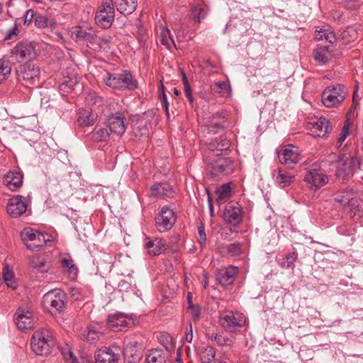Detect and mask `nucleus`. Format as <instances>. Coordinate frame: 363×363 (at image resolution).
Listing matches in <instances>:
<instances>
[{"label":"nucleus","mask_w":363,"mask_h":363,"mask_svg":"<svg viewBox=\"0 0 363 363\" xmlns=\"http://www.w3.org/2000/svg\"><path fill=\"white\" fill-rule=\"evenodd\" d=\"M103 79L108 86L116 89L133 91L138 87L137 80L133 79L131 73L128 70L117 73L106 72Z\"/></svg>","instance_id":"obj_1"},{"label":"nucleus","mask_w":363,"mask_h":363,"mask_svg":"<svg viewBox=\"0 0 363 363\" xmlns=\"http://www.w3.org/2000/svg\"><path fill=\"white\" fill-rule=\"evenodd\" d=\"M54 346V341L48 330H36L30 340V347L33 352L37 355L48 354Z\"/></svg>","instance_id":"obj_2"},{"label":"nucleus","mask_w":363,"mask_h":363,"mask_svg":"<svg viewBox=\"0 0 363 363\" xmlns=\"http://www.w3.org/2000/svg\"><path fill=\"white\" fill-rule=\"evenodd\" d=\"M348 94L347 88L341 84L328 86L322 94V102L327 108L340 106Z\"/></svg>","instance_id":"obj_3"},{"label":"nucleus","mask_w":363,"mask_h":363,"mask_svg":"<svg viewBox=\"0 0 363 363\" xmlns=\"http://www.w3.org/2000/svg\"><path fill=\"white\" fill-rule=\"evenodd\" d=\"M43 303L50 312H60L65 308L66 294L59 289L50 290L44 294Z\"/></svg>","instance_id":"obj_4"},{"label":"nucleus","mask_w":363,"mask_h":363,"mask_svg":"<svg viewBox=\"0 0 363 363\" xmlns=\"http://www.w3.org/2000/svg\"><path fill=\"white\" fill-rule=\"evenodd\" d=\"M246 322L245 316L238 311H227L221 314L220 325L228 332L234 333L242 328Z\"/></svg>","instance_id":"obj_5"},{"label":"nucleus","mask_w":363,"mask_h":363,"mask_svg":"<svg viewBox=\"0 0 363 363\" xmlns=\"http://www.w3.org/2000/svg\"><path fill=\"white\" fill-rule=\"evenodd\" d=\"M115 16L113 0H106L95 15L96 23L102 28H108L113 23Z\"/></svg>","instance_id":"obj_6"},{"label":"nucleus","mask_w":363,"mask_h":363,"mask_svg":"<svg viewBox=\"0 0 363 363\" xmlns=\"http://www.w3.org/2000/svg\"><path fill=\"white\" fill-rule=\"evenodd\" d=\"M70 36L76 42H86L87 46L94 50L99 48V45L93 43V40L96 38L95 31L91 27L80 26L72 27L70 30Z\"/></svg>","instance_id":"obj_7"},{"label":"nucleus","mask_w":363,"mask_h":363,"mask_svg":"<svg viewBox=\"0 0 363 363\" xmlns=\"http://www.w3.org/2000/svg\"><path fill=\"white\" fill-rule=\"evenodd\" d=\"M135 324V319L133 314L117 313L109 315L108 317V327L114 332H120L126 328H130Z\"/></svg>","instance_id":"obj_8"},{"label":"nucleus","mask_w":363,"mask_h":363,"mask_svg":"<svg viewBox=\"0 0 363 363\" xmlns=\"http://www.w3.org/2000/svg\"><path fill=\"white\" fill-rule=\"evenodd\" d=\"M176 214L172 209L164 206L161 208L160 214L155 218V224L160 232L170 230L176 222Z\"/></svg>","instance_id":"obj_9"},{"label":"nucleus","mask_w":363,"mask_h":363,"mask_svg":"<svg viewBox=\"0 0 363 363\" xmlns=\"http://www.w3.org/2000/svg\"><path fill=\"white\" fill-rule=\"evenodd\" d=\"M12 56L18 62L30 60L35 56V49L30 42H19L11 50Z\"/></svg>","instance_id":"obj_10"},{"label":"nucleus","mask_w":363,"mask_h":363,"mask_svg":"<svg viewBox=\"0 0 363 363\" xmlns=\"http://www.w3.org/2000/svg\"><path fill=\"white\" fill-rule=\"evenodd\" d=\"M304 180L311 188L315 189L323 186L328 182V177L318 169L317 165H313L306 171Z\"/></svg>","instance_id":"obj_11"},{"label":"nucleus","mask_w":363,"mask_h":363,"mask_svg":"<svg viewBox=\"0 0 363 363\" xmlns=\"http://www.w3.org/2000/svg\"><path fill=\"white\" fill-rule=\"evenodd\" d=\"M28 208V202L25 197L17 195L11 198L7 204L8 214L12 218H18L25 213Z\"/></svg>","instance_id":"obj_12"},{"label":"nucleus","mask_w":363,"mask_h":363,"mask_svg":"<svg viewBox=\"0 0 363 363\" xmlns=\"http://www.w3.org/2000/svg\"><path fill=\"white\" fill-rule=\"evenodd\" d=\"M278 157L281 163L292 168L300 160L298 148L289 145L279 151Z\"/></svg>","instance_id":"obj_13"},{"label":"nucleus","mask_w":363,"mask_h":363,"mask_svg":"<svg viewBox=\"0 0 363 363\" xmlns=\"http://www.w3.org/2000/svg\"><path fill=\"white\" fill-rule=\"evenodd\" d=\"M233 170L232 161L228 157H219L211 162V175L218 178L222 175L228 174Z\"/></svg>","instance_id":"obj_14"},{"label":"nucleus","mask_w":363,"mask_h":363,"mask_svg":"<svg viewBox=\"0 0 363 363\" xmlns=\"http://www.w3.org/2000/svg\"><path fill=\"white\" fill-rule=\"evenodd\" d=\"M308 129L310 134L314 137L323 138L329 133V121L323 117L308 123Z\"/></svg>","instance_id":"obj_15"},{"label":"nucleus","mask_w":363,"mask_h":363,"mask_svg":"<svg viewBox=\"0 0 363 363\" xmlns=\"http://www.w3.org/2000/svg\"><path fill=\"white\" fill-rule=\"evenodd\" d=\"M106 125L110 133L113 135H121L125 133L126 129L125 118L120 113L109 116Z\"/></svg>","instance_id":"obj_16"},{"label":"nucleus","mask_w":363,"mask_h":363,"mask_svg":"<svg viewBox=\"0 0 363 363\" xmlns=\"http://www.w3.org/2000/svg\"><path fill=\"white\" fill-rule=\"evenodd\" d=\"M15 320L18 328L21 330H27L33 327L32 313L25 308L18 309Z\"/></svg>","instance_id":"obj_17"},{"label":"nucleus","mask_w":363,"mask_h":363,"mask_svg":"<svg viewBox=\"0 0 363 363\" xmlns=\"http://www.w3.org/2000/svg\"><path fill=\"white\" fill-rule=\"evenodd\" d=\"M238 272V267L233 266L221 269L217 272L216 279L220 285L229 286L234 282Z\"/></svg>","instance_id":"obj_18"},{"label":"nucleus","mask_w":363,"mask_h":363,"mask_svg":"<svg viewBox=\"0 0 363 363\" xmlns=\"http://www.w3.org/2000/svg\"><path fill=\"white\" fill-rule=\"evenodd\" d=\"M3 182L10 190L16 191L22 186L23 174L21 172L10 171L4 177Z\"/></svg>","instance_id":"obj_19"},{"label":"nucleus","mask_w":363,"mask_h":363,"mask_svg":"<svg viewBox=\"0 0 363 363\" xmlns=\"http://www.w3.org/2000/svg\"><path fill=\"white\" fill-rule=\"evenodd\" d=\"M23 80L35 84L39 79L40 68L35 64L28 63L25 65L21 72Z\"/></svg>","instance_id":"obj_20"},{"label":"nucleus","mask_w":363,"mask_h":363,"mask_svg":"<svg viewBox=\"0 0 363 363\" xmlns=\"http://www.w3.org/2000/svg\"><path fill=\"white\" fill-rule=\"evenodd\" d=\"M173 194V189L167 183L155 184L150 188V196L154 198L164 199L172 196Z\"/></svg>","instance_id":"obj_21"},{"label":"nucleus","mask_w":363,"mask_h":363,"mask_svg":"<svg viewBox=\"0 0 363 363\" xmlns=\"http://www.w3.org/2000/svg\"><path fill=\"white\" fill-rule=\"evenodd\" d=\"M223 218L227 223L233 225L240 223L242 220L240 208L239 206H228L225 209Z\"/></svg>","instance_id":"obj_22"},{"label":"nucleus","mask_w":363,"mask_h":363,"mask_svg":"<svg viewBox=\"0 0 363 363\" xmlns=\"http://www.w3.org/2000/svg\"><path fill=\"white\" fill-rule=\"evenodd\" d=\"M113 7L122 14L129 15L134 12L138 6V0H113Z\"/></svg>","instance_id":"obj_23"},{"label":"nucleus","mask_w":363,"mask_h":363,"mask_svg":"<svg viewBox=\"0 0 363 363\" xmlns=\"http://www.w3.org/2000/svg\"><path fill=\"white\" fill-rule=\"evenodd\" d=\"M96 363H118V356L112 349L99 350L95 355Z\"/></svg>","instance_id":"obj_24"},{"label":"nucleus","mask_w":363,"mask_h":363,"mask_svg":"<svg viewBox=\"0 0 363 363\" xmlns=\"http://www.w3.org/2000/svg\"><path fill=\"white\" fill-rule=\"evenodd\" d=\"M273 178L276 184L281 188L289 186L294 179V177L280 169L274 170Z\"/></svg>","instance_id":"obj_25"},{"label":"nucleus","mask_w":363,"mask_h":363,"mask_svg":"<svg viewBox=\"0 0 363 363\" xmlns=\"http://www.w3.org/2000/svg\"><path fill=\"white\" fill-rule=\"evenodd\" d=\"M78 123L82 125H91L97 118V114L92 112L90 108L79 110Z\"/></svg>","instance_id":"obj_26"},{"label":"nucleus","mask_w":363,"mask_h":363,"mask_svg":"<svg viewBox=\"0 0 363 363\" xmlns=\"http://www.w3.org/2000/svg\"><path fill=\"white\" fill-rule=\"evenodd\" d=\"M111 135V133H110L107 125H97L95 126L92 132L91 138L95 142H106L109 139Z\"/></svg>","instance_id":"obj_27"},{"label":"nucleus","mask_w":363,"mask_h":363,"mask_svg":"<svg viewBox=\"0 0 363 363\" xmlns=\"http://www.w3.org/2000/svg\"><path fill=\"white\" fill-rule=\"evenodd\" d=\"M315 39L318 41H325L330 45H333L336 41V37L334 32L330 28L325 27L315 31Z\"/></svg>","instance_id":"obj_28"},{"label":"nucleus","mask_w":363,"mask_h":363,"mask_svg":"<svg viewBox=\"0 0 363 363\" xmlns=\"http://www.w3.org/2000/svg\"><path fill=\"white\" fill-rule=\"evenodd\" d=\"M145 245L147 250L148 254L154 256L161 254L165 249L164 242L158 238L155 240H149L145 242Z\"/></svg>","instance_id":"obj_29"},{"label":"nucleus","mask_w":363,"mask_h":363,"mask_svg":"<svg viewBox=\"0 0 363 363\" xmlns=\"http://www.w3.org/2000/svg\"><path fill=\"white\" fill-rule=\"evenodd\" d=\"M12 62L9 57L0 58V84L6 80L11 74Z\"/></svg>","instance_id":"obj_30"},{"label":"nucleus","mask_w":363,"mask_h":363,"mask_svg":"<svg viewBox=\"0 0 363 363\" xmlns=\"http://www.w3.org/2000/svg\"><path fill=\"white\" fill-rule=\"evenodd\" d=\"M232 183H226L220 186L216 191L217 201L220 203L226 202L232 196Z\"/></svg>","instance_id":"obj_31"},{"label":"nucleus","mask_w":363,"mask_h":363,"mask_svg":"<svg viewBox=\"0 0 363 363\" xmlns=\"http://www.w3.org/2000/svg\"><path fill=\"white\" fill-rule=\"evenodd\" d=\"M35 26L38 28L53 29L56 26L54 18L44 15H38L34 18Z\"/></svg>","instance_id":"obj_32"},{"label":"nucleus","mask_w":363,"mask_h":363,"mask_svg":"<svg viewBox=\"0 0 363 363\" xmlns=\"http://www.w3.org/2000/svg\"><path fill=\"white\" fill-rule=\"evenodd\" d=\"M329 45H323L319 44L318 48L314 50V59L321 65L325 64L330 58L328 52Z\"/></svg>","instance_id":"obj_33"},{"label":"nucleus","mask_w":363,"mask_h":363,"mask_svg":"<svg viewBox=\"0 0 363 363\" xmlns=\"http://www.w3.org/2000/svg\"><path fill=\"white\" fill-rule=\"evenodd\" d=\"M230 147V141L226 138L215 139L209 144V150L213 152H223L228 150Z\"/></svg>","instance_id":"obj_34"},{"label":"nucleus","mask_w":363,"mask_h":363,"mask_svg":"<svg viewBox=\"0 0 363 363\" xmlns=\"http://www.w3.org/2000/svg\"><path fill=\"white\" fill-rule=\"evenodd\" d=\"M146 363H166L163 352L159 350L149 351L145 358Z\"/></svg>","instance_id":"obj_35"},{"label":"nucleus","mask_w":363,"mask_h":363,"mask_svg":"<svg viewBox=\"0 0 363 363\" xmlns=\"http://www.w3.org/2000/svg\"><path fill=\"white\" fill-rule=\"evenodd\" d=\"M46 235H47L38 232L34 242L26 243V247L31 250H38L45 245L47 242Z\"/></svg>","instance_id":"obj_36"},{"label":"nucleus","mask_w":363,"mask_h":363,"mask_svg":"<svg viewBox=\"0 0 363 363\" xmlns=\"http://www.w3.org/2000/svg\"><path fill=\"white\" fill-rule=\"evenodd\" d=\"M160 40L162 45L167 48H170L171 45L175 46L174 40L171 35L170 30L167 28H162L160 34Z\"/></svg>","instance_id":"obj_37"},{"label":"nucleus","mask_w":363,"mask_h":363,"mask_svg":"<svg viewBox=\"0 0 363 363\" xmlns=\"http://www.w3.org/2000/svg\"><path fill=\"white\" fill-rule=\"evenodd\" d=\"M192 18L194 21L200 23L206 16V11L203 5L196 4L191 9Z\"/></svg>","instance_id":"obj_38"},{"label":"nucleus","mask_w":363,"mask_h":363,"mask_svg":"<svg viewBox=\"0 0 363 363\" xmlns=\"http://www.w3.org/2000/svg\"><path fill=\"white\" fill-rule=\"evenodd\" d=\"M39 231L33 230L32 228H25L21 233L22 240L25 244L34 242L37 234Z\"/></svg>","instance_id":"obj_39"},{"label":"nucleus","mask_w":363,"mask_h":363,"mask_svg":"<svg viewBox=\"0 0 363 363\" xmlns=\"http://www.w3.org/2000/svg\"><path fill=\"white\" fill-rule=\"evenodd\" d=\"M62 266L68 269L70 276L75 277L77 274V268L72 259L69 257H62L60 260Z\"/></svg>","instance_id":"obj_40"},{"label":"nucleus","mask_w":363,"mask_h":363,"mask_svg":"<svg viewBox=\"0 0 363 363\" xmlns=\"http://www.w3.org/2000/svg\"><path fill=\"white\" fill-rule=\"evenodd\" d=\"M213 340L220 346H230L234 343V338H229L222 333H216Z\"/></svg>","instance_id":"obj_41"},{"label":"nucleus","mask_w":363,"mask_h":363,"mask_svg":"<svg viewBox=\"0 0 363 363\" xmlns=\"http://www.w3.org/2000/svg\"><path fill=\"white\" fill-rule=\"evenodd\" d=\"M341 35L342 39L346 41L354 40L357 35L356 28L354 27H348L342 32Z\"/></svg>","instance_id":"obj_42"},{"label":"nucleus","mask_w":363,"mask_h":363,"mask_svg":"<svg viewBox=\"0 0 363 363\" xmlns=\"http://www.w3.org/2000/svg\"><path fill=\"white\" fill-rule=\"evenodd\" d=\"M298 255L296 252H293L286 256V259L281 263V267L284 268H290L294 266V262L297 259Z\"/></svg>","instance_id":"obj_43"},{"label":"nucleus","mask_w":363,"mask_h":363,"mask_svg":"<svg viewBox=\"0 0 363 363\" xmlns=\"http://www.w3.org/2000/svg\"><path fill=\"white\" fill-rule=\"evenodd\" d=\"M198 235H199V239L198 242L199 243L200 247L203 249L206 245V235L204 230V225L202 223H201L198 225Z\"/></svg>","instance_id":"obj_44"},{"label":"nucleus","mask_w":363,"mask_h":363,"mask_svg":"<svg viewBox=\"0 0 363 363\" xmlns=\"http://www.w3.org/2000/svg\"><path fill=\"white\" fill-rule=\"evenodd\" d=\"M203 356L201 357L203 363H211L214 359L216 352L213 347L206 348L203 352Z\"/></svg>","instance_id":"obj_45"},{"label":"nucleus","mask_w":363,"mask_h":363,"mask_svg":"<svg viewBox=\"0 0 363 363\" xmlns=\"http://www.w3.org/2000/svg\"><path fill=\"white\" fill-rule=\"evenodd\" d=\"M228 253L231 256H238L241 253L240 242H235L228 245L226 247Z\"/></svg>","instance_id":"obj_46"},{"label":"nucleus","mask_w":363,"mask_h":363,"mask_svg":"<svg viewBox=\"0 0 363 363\" xmlns=\"http://www.w3.org/2000/svg\"><path fill=\"white\" fill-rule=\"evenodd\" d=\"M335 201L343 206L352 205L353 198L349 197L348 194H337L335 198Z\"/></svg>","instance_id":"obj_47"},{"label":"nucleus","mask_w":363,"mask_h":363,"mask_svg":"<svg viewBox=\"0 0 363 363\" xmlns=\"http://www.w3.org/2000/svg\"><path fill=\"white\" fill-rule=\"evenodd\" d=\"M189 308L191 311L192 318L194 321H197L200 318L201 308L199 306L189 303Z\"/></svg>","instance_id":"obj_48"},{"label":"nucleus","mask_w":363,"mask_h":363,"mask_svg":"<svg viewBox=\"0 0 363 363\" xmlns=\"http://www.w3.org/2000/svg\"><path fill=\"white\" fill-rule=\"evenodd\" d=\"M96 40H93V43L99 45V48L97 50H99L102 45H108L111 40V38L110 36H97L96 35Z\"/></svg>","instance_id":"obj_49"},{"label":"nucleus","mask_w":363,"mask_h":363,"mask_svg":"<svg viewBox=\"0 0 363 363\" xmlns=\"http://www.w3.org/2000/svg\"><path fill=\"white\" fill-rule=\"evenodd\" d=\"M160 97L161 99L162 106L165 110L167 118V119H169L170 116H169V107H168L169 104L167 101L166 94L164 91H162V93L160 95Z\"/></svg>","instance_id":"obj_50"},{"label":"nucleus","mask_w":363,"mask_h":363,"mask_svg":"<svg viewBox=\"0 0 363 363\" xmlns=\"http://www.w3.org/2000/svg\"><path fill=\"white\" fill-rule=\"evenodd\" d=\"M86 338L89 342H94L99 338V335L94 330L89 329L86 333Z\"/></svg>","instance_id":"obj_51"},{"label":"nucleus","mask_w":363,"mask_h":363,"mask_svg":"<svg viewBox=\"0 0 363 363\" xmlns=\"http://www.w3.org/2000/svg\"><path fill=\"white\" fill-rule=\"evenodd\" d=\"M216 86L220 90L223 94H227L229 91V84L224 81L216 82Z\"/></svg>","instance_id":"obj_52"},{"label":"nucleus","mask_w":363,"mask_h":363,"mask_svg":"<svg viewBox=\"0 0 363 363\" xmlns=\"http://www.w3.org/2000/svg\"><path fill=\"white\" fill-rule=\"evenodd\" d=\"M14 277V273L11 269L8 266L5 267L3 270V278L4 281L11 279Z\"/></svg>","instance_id":"obj_53"},{"label":"nucleus","mask_w":363,"mask_h":363,"mask_svg":"<svg viewBox=\"0 0 363 363\" xmlns=\"http://www.w3.org/2000/svg\"><path fill=\"white\" fill-rule=\"evenodd\" d=\"M35 16L34 11L32 9L28 10L24 16V24L29 25Z\"/></svg>","instance_id":"obj_54"},{"label":"nucleus","mask_w":363,"mask_h":363,"mask_svg":"<svg viewBox=\"0 0 363 363\" xmlns=\"http://www.w3.org/2000/svg\"><path fill=\"white\" fill-rule=\"evenodd\" d=\"M17 33H18L17 25L14 24V26L7 31L5 40L11 39L13 38V36L17 35Z\"/></svg>","instance_id":"obj_55"},{"label":"nucleus","mask_w":363,"mask_h":363,"mask_svg":"<svg viewBox=\"0 0 363 363\" xmlns=\"http://www.w3.org/2000/svg\"><path fill=\"white\" fill-rule=\"evenodd\" d=\"M349 135V131L347 130V127L342 129L340 138H338V143L341 145Z\"/></svg>","instance_id":"obj_56"},{"label":"nucleus","mask_w":363,"mask_h":363,"mask_svg":"<svg viewBox=\"0 0 363 363\" xmlns=\"http://www.w3.org/2000/svg\"><path fill=\"white\" fill-rule=\"evenodd\" d=\"M5 283L6 284V286H8V288H11V289H16L18 286V284H17V281H16L15 277H13L11 279L5 281Z\"/></svg>","instance_id":"obj_57"},{"label":"nucleus","mask_w":363,"mask_h":363,"mask_svg":"<svg viewBox=\"0 0 363 363\" xmlns=\"http://www.w3.org/2000/svg\"><path fill=\"white\" fill-rule=\"evenodd\" d=\"M224 127L225 126L223 125H221L218 123H212L211 124V125L209 126V130L211 131L217 132L218 130V129H223Z\"/></svg>","instance_id":"obj_58"},{"label":"nucleus","mask_w":363,"mask_h":363,"mask_svg":"<svg viewBox=\"0 0 363 363\" xmlns=\"http://www.w3.org/2000/svg\"><path fill=\"white\" fill-rule=\"evenodd\" d=\"M184 93H185V96H186V98H188L189 101L192 102L193 97H192L191 89L190 86H184Z\"/></svg>","instance_id":"obj_59"},{"label":"nucleus","mask_w":363,"mask_h":363,"mask_svg":"<svg viewBox=\"0 0 363 363\" xmlns=\"http://www.w3.org/2000/svg\"><path fill=\"white\" fill-rule=\"evenodd\" d=\"M76 84V79H70L69 81H65L62 84V86H67L69 89H72L74 88V85Z\"/></svg>","instance_id":"obj_60"},{"label":"nucleus","mask_w":363,"mask_h":363,"mask_svg":"<svg viewBox=\"0 0 363 363\" xmlns=\"http://www.w3.org/2000/svg\"><path fill=\"white\" fill-rule=\"evenodd\" d=\"M185 338H186V340L189 342H191L193 340V333H192L191 324H190V331L186 333Z\"/></svg>","instance_id":"obj_61"},{"label":"nucleus","mask_w":363,"mask_h":363,"mask_svg":"<svg viewBox=\"0 0 363 363\" xmlns=\"http://www.w3.org/2000/svg\"><path fill=\"white\" fill-rule=\"evenodd\" d=\"M103 260L106 262L107 264H111L112 263V257L108 255H104Z\"/></svg>","instance_id":"obj_62"},{"label":"nucleus","mask_w":363,"mask_h":363,"mask_svg":"<svg viewBox=\"0 0 363 363\" xmlns=\"http://www.w3.org/2000/svg\"><path fill=\"white\" fill-rule=\"evenodd\" d=\"M208 206H209V211H210L211 216H213V203H212V200L209 195H208Z\"/></svg>","instance_id":"obj_63"},{"label":"nucleus","mask_w":363,"mask_h":363,"mask_svg":"<svg viewBox=\"0 0 363 363\" xmlns=\"http://www.w3.org/2000/svg\"><path fill=\"white\" fill-rule=\"evenodd\" d=\"M182 82L184 86H189L187 77L184 72H182Z\"/></svg>","instance_id":"obj_64"}]
</instances>
